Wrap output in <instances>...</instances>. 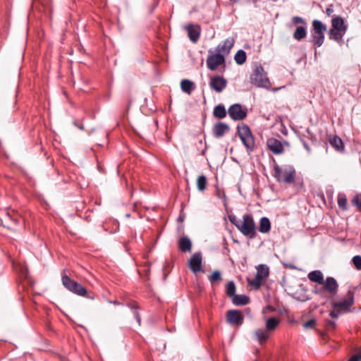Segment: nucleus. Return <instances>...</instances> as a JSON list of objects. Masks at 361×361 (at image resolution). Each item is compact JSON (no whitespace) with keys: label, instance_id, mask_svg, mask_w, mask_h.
<instances>
[{"label":"nucleus","instance_id":"obj_1","mask_svg":"<svg viewBox=\"0 0 361 361\" xmlns=\"http://www.w3.org/2000/svg\"><path fill=\"white\" fill-rule=\"evenodd\" d=\"M353 304L354 293L350 290H348L346 298L332 304V307L334 310L330 312L329 316L334 319V320L328 321L326 328L329 330L335 329L336 326V319L338 317V315L350 312V307L353 305Z\"/></svg>","mask_w":361,"mask_h":361},{"label":"nucleus","instance_id":"obj_2","mask_svg":"<svg viewBox=\"0 0 361 361\" xmlns=\"http://www.w3.org/2000/svg\"><path fill=\"white\" fill-rule=\"evenodd\" d=\"M272 176L277 182L290 185L295 181L296 171L292 165H284L281 167L279 164H275L273 167Z\"/></svg>","mask_w":361,"mask_h":361},{"label":"nucleus","instance_id":"obj_3","mask_svg":"<svg viewBox=\"0 0 361 361\" xmlns=\"http://www.w3.org/2000/svg\"><path fill=\"white\" fill-rule=\"evenodd\" d=\"M63 286L70 292L78 296L94 300L95 295L92 292L88 293L86 288L81 283L74 281L68 276L64 274L61 277Z\"/></svg>","mask_w":361,"mask_h":361},{"label":"nucleus","instance_id":"obj_4","mask_svg":"<svg viewBox=\"0 0 361 361\" xmlns=\"http://www.w3.org/2000/svg\"><path fill=\"white\" fill-rule=\"evenodd\" d=\"M237 134L247 153L252 152L255 149V137L250 128L244 123L238 124L237 126Z\"/></svg>","mask_w":361,"mask_h":361},{"label":"nucleus","instance_id":"obj_5","mask_svg":"<svg viewBox=\"0 0 361 361\" xmlns=\"http://www.w3.org/2000/svg\"><path fill=\"white\" fill-rule=\"evenodd\" d=\"M2 212L0 216V224L8 229L16 230L23 220L19 213L10 208L4 209Z\"/></svg>","mask_w":361,"mask_h":361},{"label":"nucleus","instance_id":"obj_6","mask_svg":"<svg viewBox=\"0 0 361 361\" xmlns=\"http://www.w3.org/2000/svg\"><path fill=\"white\" fill-rule=\"evenodd\" d=\"M326 30V26L321 20H314L312 21V30H311L312 42L315 49L320 47L323 44Z\"/></svg>","mask_w":361,"mask_h":361},{"label":"nucleus","instance_id":"obj_7","mask_svg":"<svg viewBox=\"0 0 361 361\" xmlns=\"http://www.w3.org/2000/svg\"><path fill=\"white\" fill-rule=\"evenodd\" d=\"M250 82L258 87L268 88L270 82L261 65L257 66L250 77Z\"/></svg>","mask_w":361,"mask_h":361},{"label":"nucleus","instance_id":"obj_8","mask_svg":"<svg viewBox=\"0 0 361 361\" xmlns=\"http://www.w3.org/2000/svg\"><path fill=\"white\" fill-rule=\"evenodd\" d=\"M243 220L238 229L243 235L250 239L255 238L257 235V232L252 216L249 214H245L243 216Z\"/></svg>","mask_w":361,"mask_h":361},{"label":"nucleus","instance_id":"obj_9","mask_svg":"<svg viewBox=\"0 0 361 361\" xmlns=\"http://www.w3.org/2000/svg\"><path fill=\"white\" fill-rule=\"evenodd\" d=\"M209 55L207 59V66L210 71H216L218 66L224 64L225 57L219 52L214 53L213 50H209Z\"/></svg>","mask_w":361,"mask_h":361},{"label":"nucleus","instance_id":"obj_10","mask_svg":"<svg viewBox=\"0 0 361 361\" xmlns=\"http://www.w3.org/2000/svg\"><path fill=\"white\" fill-rule=\"evenodd\" d=\"M228 114L230 118L235 121H242L245 119L247 114V109H243L240 104H234L229 106Z\"/></svg>","mask_w":361,"mask_h":361},{"label":"nucleus","instance_id":"obj_11","mask_svg":"<svg viewBox=\"0 0 361 361\" xmlns=\"http://www.w3.org/2000/svg\"><path fill=\"white\" fill-rule=\"evenodd\" d=\"M227 85V80L220 75L210 77L209 87L215 92H221Z\"/></svg>","mask_w":361,"mask_h":361},{"label":"nucleus","instance_id":"obj_12","mask_svg":"<svg viewBox=\"0 0 361 361\" xmlns=\"http://www.w3.org/2000/svg\"><path fill=\"white\" fill-rule=\"evenodd\" d=\"M226 320L231 325L241 326L243 324L244 317L240 311L231 310L226 313Z\"/></svg>","mask_w":361,"mask_h":361},{"label":"nucleus","instance_id":"obj_13","mask_svg":"<svg viewBox=\"0 0 361 361\" xmlns=\"http://www.w3.org/2000/svg\"><path fill=\"white\" fill-rule=\"evenodd\" d=\"M188 267L194 274L203 271L202 257L200 252H195L192 255L188 262Z\"/></svg>","mask_w":361,"mask_h":361},{"label":"nucleus","instance_id":"obj_14","mask_svg":"<svg viewBox=\"0 0 361 361\" xmlns=\"http://www.w3.org/2000/svg\"><path fill=\"white\" fill-rule=\"evenodd\" d=\"M267 146L274 154H281L284 152V147L282 142L276 138H268L267 140Z\"/></svg>","mask_w":361,"mask_h":361},{"label":"nucleus","instance_id":"obj_15","mask_svg":"<svg viewBox=\"0 0 361 361\" xmlns=\"http://www.w3.org/2000/svg\"><path fill=\"white\" fill-rule=\"evenodd\" d=\"M32 6L41 13H51L52 11L51 0H33Z\"/></svg>","mask_w":361,"mask_h":361},{"label":"nucleus","instance_id":"obj_16","mask_svg":"<svg viewBox=\"0 0 361 361\" xmlns=\"http://www.w3.org/2000/svg\"><path fill=\"white\" fill-rule=\"evenodd\" d=\"M322 285L331 296H335L338 293V283L334 277H326Z\"/></svg>","mask_w":361,"mask_h":361},{"label":"nucleus","instance_id":"obj_17","mask_svg":"<svg viewBox=\"0 0 361 361\" xmlns=\"http://www.w3.org/2000/svg\"><path fill=\"white\" fill-rule=\"evenodd\" d=\"M234 39L233 37H228L222 43H220L217 45L215 49V51L222 54L225 57L226 55H228L230 53L231 49L234 45Z\"/></svg>","mask_w":361,"mask_h":361},{"label":"nucleus","instance_id":"obj_18","mask_svg":"<svg viewBox=\"0 0 361 361\" xmlns=\"http://www.w3.org/2000/svg\"><path fill=\"white\" fill-rule=\"evenodd\" d=\"M185 30L188 32L189 39L193 42L196 43L200 36L201 28L199 25H194L190 23L185 26Z\"/></svg>","mask_w":361,"mask_h":361},{"label":"nucleus","instance_id":"obj_19","mask_svg":"<svg viewBox=\"0 0 361 361\" xmlns=\"http://www.w3.org/2000/svg\"><path fill=\"white\" fill-rule=\"evenodd\" d=\"M230 128L228 124L223 122L216 123L212 128V134L215 138H221L228 133Z\"/></svg>","mask_w":361,"mask_h":361},{"label":"nucleus","instance_id":"obj_20","mask_svg":"<svg viewBox=\"0 0 361 361\" xmlns=\"http://www.w3.org/2000/svg\"><path fill=\"white\" fill-rule=\"evenodd\" d=\"M178 249L183 252H190L192 243L188 236L181 237L178 240Z\"/></svg>","mask_w":361,"mask_h":361},{"label":"nucleus","instance_id":"obj_21","mask_svg":"<svg viewBox=\"0 0 361 361\" xmlns=\"http://www.w3.org/2000/svg\"><path fill=\"white\" fill-rule=\"evenodd\" d=\"M346 31H340L338 30L330 29L329 32V38L338 42V44H342L343 42V36L345 35Z\"/></svg>","mask_w":361,"mask_h":361},{"label":"nucleus","instance_id":"obj_22","mask_svg":"<svg viewBox=\"0 0 361 361\" xmlns=\"http://www.w3.org/2000/svg\"><path fill=\"white\" fill-rule=\"evenodd\" d=\"M308 279L314 283L322 285L324 282V275L319 270H314L308 274Z\"/></svg>","mask_w":361,"mask_h":361},{"label":"nucleus","instance_id":"obj_23","mask_svg":"<svg viewBox=\"0 0 361 361\" xmlns=\"http://www.w3.org/2000/svg\"><path fill=\"white\" fill-rule=\"evenodd\" d=\"M340 31H347V26L344 24V20L341 16H335L331 20V28Z\"/></svg>","mask_w":361,"mask_h":361},{"label":"nucleus","instance_id":"obj_24","mask_svg":"<svg viewBox=\"0 0 361 361\" xmlns=\"http://www.w3.org/2000/svg\"><path fill=\"white\" fill-rule=\"evenodd\" d=\"M307 35V25L297 26L293 34V37L297 40L300 41L305 38Z\"/></svg>","mask_w":361,"mask_h":361},{"label":"nucleus","instance_id":"obj_25","mask_svg":"<svg viewBox=\"0 0 361 361\" xmlns=\"http://www.w3.org/2000/svg\"><path fill=\"white\" fill-rule=\"evenodd\" d=\"M269 270L266 264H259L257 267L256 276L263 281L269 276Z\"/></svg>","mask_w":361,"mask_h":361},{"label":"nucleus","instance_id":"obj_26","mask_svg":"<svg viewBox=\"0 0 361 361\" xmlns=\"http://www.w3.org/2000/svg\"><path fill=\"white\" fill-rule=\"evenodd\" d=\"M232 302L236 306L245 305L249 303L250 298L245 295H235L232 298Z\"/></svg>","mask_w":361,"mask_h":361},{"label":"nucleus","instance_id":"obj_27","mask_svg":"<svg viewBox=\"0 0 361 361\" xmlns=\"http://www.w3.org/2000/svg\"><path fill=\"white\" fill-rule=\"evenodd\" d=\"M180 87L182 91L188 94H190L191 92L195 89V83L188 79H184L181 81Z\"/></svg>","mask_w":361,"mask_h":361},{"label":"nucleus","instance_id":"obj_28","mask_svg":"<svg viewBox=\"0 0 361 361\" xmlns=\"http://www.w3.org/2000/svg\"><path fill=\"white\" fill-rule=\"evenodd\" d=\"M226 114L227 111L222 104H219L214 108L213 115L215 118L222 119L226 116Z\"/></svg>","mask_w":361,"mask_h":361},{"label":"nucleus","instance_id":"obj_29","mask_svg":"<svg viewBox=\"0 0 361 361\" xmlns=\"http://www.w3.org/2000/svg\"><path fill=\"white\" fill-rule=\"evenodd\" d=\"M271 229V223L267 217H262L259 221V231L260 233H267Z\"/></svg>","mask_w":361,"mask_h":361},{"label":"nucleus","instance_id":"obj_30","mask_svg":"<svg viewBox=\"0 0 361 361\" xmlns=\"http://www.w3.org/2000/svg\"><path fill=\"white\" fill-rule=\"evenodd\" d=\"M255 335L256 336L257 341L260 344L267 341L268 340V338H269V335L267 332V330H264L262 329H257V330H255Z\"/></svg>","mask_w":361,"mask_h":361},{"label":"nucleus","instance_id":"obj_31","mask_svg":"<svg viewBox=\"0 0 361 361\" xmlns=\"http://www.w3.org/2000/svg\"><path fill=\"white\" fill-rule=\"evenodd\" d=\"M329 143L332 147L336 151H341L344 148V145L342 140L337 135L334 136L329 140Z\"/></svg>","mask_w":361,"mask_h":361},{"label":"nucleus","instance_id":"obj_32","mask_svg":"<svg viewBox=\"0 0 361 361\" xmlns=\"http://www.w3.org/2000/svg\"><path fill=\"white\" fill-rule=\"evenodd\" d=\"M279 319L276 317H269L266 320L265 327L268 331H274L279 324Z\"/></svg>","mask_w":361,"mask_h":361},{"label":"nucleus","instance_id":"obj_33","mask_svg":"<svg viewBox=\"0 0 361 361\" xmlns=\"http://www.w3.org/2000/svg\"><path fill=\"white\" fill-rule=\"evenodd\" d=\"M236 287L233 281H230L226 286V294L229 298H232L235 294Z\"/></svg>","mask_w":361,"mask_h":361},{"label":"nucleus","instance_id":"obj_34","mask_svg":"<svg viewBox=\"0 0 361 361\" xmlns=\"http://www.w3.org/2000/svg\"><path fill=\"white\" fill-rule=\"evenodd\" d=\"M196 184L199 191H204L206 189L207 184V179L206 176L204 175L199 176L197 179Z\"/></svg>","mask_w":361,"mask_h":361},{"label":"nucleus","instance_id":"obj_35","mask_svg":"<svg viewBox=\"0 0 361 361\" xmlns=\"http://www.w3.org/2000/svg\"><path fill=\"white\" fill-rule=\"evenodd\" d=\"M338 205L343 211L348 209V200L345 194H338Z\"/></svg>","mask_w":361,"mask_h":361},{"label":"nucleus","instance_id":"obj_36","mask_svg":"<svg viewBox=\"0 0 361 361\" xmlns=\"http://www.w3.org/2000/svg\"><path fill=\"white\" fill-rule=\"evenodd\" d=\"M247 281L248 285L255 290H258L263 283V281L261 280L260 279H258L256 276L255 279L247 278Z\"/></svg>","mask_w":361,"mask_h":361},{"label":"nucleus","instance_id":"obj_37","mask_svg":"<svg viewBox=\"0 0 361 361\" xmlns=\"http://www.w3.org/2000/svg\"><path fill=\"white\" fill-rule=\"evenodd\" d=\"M234 59L238 65L244 63L246 60L245 51L242 49L238 50L234 56Z\"/></svg>","mask_w":361,"mask_h":361},{"label":"nucleus","instance_id":"obj_38","mask_svg":"<svg viewBox=\"0 0 361 361\" xmlns=\"http://www.w3.org/2000/svg\"><path fill=\"white\" fill-rule=\"evenodd\" d=\"M312 291H313L314 294L319 295L322 298H326V290L324 288V286H315L314 287Z\"/></svg>","mask_w":361,"mask_h":361},{"label":"nucleus","instance_id":"obj_39","mask_svg":"<svg viewBox=\"0 0 361 361\" xmlns=\"http://www.w3.org/2000/svg\"><path fill=\"white\" fill-rule=\"evenodd\" d=\"M291 21L293 25L298 26H305L307 25V23L305 19H303L302 17L300 16H293L291 19Z\"/></svg>","mask_w":361,"mask_h":361},{"label":"nucleus","instance_id":"obj_40","mask_svg":"<svg viewBox=\"0 0 361 361\" xmlns=\"http://www.w3.org/2000/svg\"><path fill=\"white\" fill-rule=\"evenodd\" d=\"M352 204L361 212V194H356L351 200Z\"/></svg>","mask_w":361,"mask_h":361},{"label":"nucleus","instance_id":"obj_41","mask_svg":"<svg viewBox=\"0 0 361 361\" xmlns=\"http://www.w3.org/2000/svg\"><path fill=\"white\" fill-rule=\"evenodd\" d=\"M147 127L149 129L152 133L156 132L158 130V121L156 118L152 119L147 123Z\"/></svg>","mask_w":361,"mask_h":361},{"label":"nucleus","instance_id":"obj_42","mask_svg":"<svg viewBox=\"0 0 361 361\" xmlns=\"http://www.w3.org/2000/svg\"><path fill=\"white\" fill-rule=\"evenodd\" d=\"M221 273L219 271H214L212 274L209 276V281L213 283L216 281L221 280Z\"/></svg>","mask_w":361,"mask_h":361},{"label":"nucleus","instance_id":"obj_43","mask_svg":"<svg viewBox=\"0 0 361 361\" xmlns=\"http://www.w3.org/2000/svg\"><path fill=\"white\" fill-rule=\"evenodd\" d=\"M352 262L357 270H361V256L355 255L353 257Z\"/></svg>","mask_w":361,"mask_h":361},{"label":"nucleus","instance_id":"obj_44","mask_svg":"<svg viewBox=\"0 0 361 361\" xmlns=\"http://www.w3.org/2000/svg\"><path fill=\"white\" fill-rule=\"evenodd\" d=\"M228 219H229L230 222L232 224H233L237 228H238V226H240L241 221H240V220L238 219L235 215H233V214L229 215Z\"/></svg>","mask_w":361,"mask_h":361},{"label":"nucleus","instance_id":"obj_45","mask_svg":"<svg viewBox=\"0 0 361 361\" xmlns=\"http://www.w3.org/2000/svg\"><path fill=\"white\" fill-rule=\"evenodd\" d=\"M317 320L315 319H311L303 324L305 329H312L316 325Z\"/></svg>","mask_w":361,"mask_h":361},{"label":"nucleus","instance_id":"obj_46","mask_svg":"<svg viewBox=\"0 0 361 361\" xmlns=\"http://www.w3.org/2000/svg\"><path fill=\"white\" fill-rule=\"evenodd\" d=\"M348 361H361V350L353 355Z\"/></svg>","mask_w":361,"mask_h":361},{"label":"nucleus","instance_id":"obj_47","mask_svg":"<svg viewBox=\"0 0 361 361\" xmlns=\"http://www.w3.org/2000/svg\"><path fill=\"white\" fill-rule=\"evenodd\" d=\"M133 315H134L135 319H136V321L139 324V325H140V324H141V317H140V313L137 311H134L133 312Z\"/></svg>","mask_w":361,"mask_h":361},{"label":"nucleus","instance_id":"obj_48","mask_svg":"<svg viewBox=\"0 0 361 361\" xmlns=\"http://www.w3.org/2000/svg\"><path fill=\"white\" fill-rule=\"evenodd\" d=\"M334 13V8H333V5L331 4L329 5L326 8V13L327 16H331L332 15V13Z\"/></svg>","mask_w":361,"mask_h":361},{"label":"nucleus","instance_id":"obj_49","mask_svg":"<svg viewBox=\"0 0 361 361\" xmlns=\"http://www.w3.org/2000/svg\"><path fill=\"white\" fill-rule=\"evenodd\" d=\"M128 307L130 309L133 310L134 311H137V310L139 309V306H138L137 303H136V302L129 305Z\"/></svg>","mask_w":361,"mask_h":361},{"label":"nucleus","instance_id":"obj_50","mask_svg":"<svg viewBox=\"0 0 361 361\" xmlns=\"http://www.w3.org/2000/svg\"><path fill=\"white\" fill-rule=\"evenodd\" d=\"M302 145H303V147H305V149L308 152H311V149H310V147L309 146V145L305 140H302Z\"/></svg>","mask_w":361,"mask_h":361},{"label":"nucleus","instance_id":"obj_51","mask_svg":"<svg viewBox=\"0 0 361 361\" xmlns=\"http://www.w3.org/2000/svg\"><path fill=\"white\" fill-rule=\"evenodd\" d=\"M217 196H218V197H219V198H220V199H222V198H223V199H226V195H225L224 192H220V191H218V192H217Z\"/></svg>","mask_w":361,"mask_h":361},{"label":"nucleus","instance_id":"obj_52","mask_svg":"<svg viewBox=\"0 0 361 361\" xmlns=\"http://www.w3.org/2000/svg\"><path fill=\"white\" fill-rule=\"evenodd\" d=\"M232 4H235L239 1V0H229Z\"/></svg>","mask_w":361,"mask_h":361},{"label":"nucleus","instance_id":"obj_53","mask_svg":"<svg viewBox=\"0 0 361 361\" xmlns=\"http://www.w3.org/2000/svg\"><path fill=\"white\" fill-rule=\"evenodd\" d=\"M114 305H119V302L116 300L111 302Z\"/></svg>","mask_w":361,"mask_h":361},{"label":"nucleus","instance_id":"obj_54","mask_svg":"<svg viewBox=\"0 0 361 361\" xmlns=\"http://www.w3.org/2000/svg\"><path fill=\"white\" fill-rule=\"evenodd\" d=\"M78 128H80V130H83L84 129V126H78Z\"/></svg>","mask_w":361,"mask_h":361},{"label":"nucleus","instance_id":"obj_55","mask_svg":"<svg viewBox=\"0 0 361 361\" xmlns=\"http://www.w3.org/2000/svg\"><path fill=\"white\" fill-rule=\"evenodd\" d=\"M307 133L312 136V133L309 129L307 130Z\"/></svg>","mask_w":361,"mask_h":361},{"label":"nucleus","instance_id":"obj_56","mask_svg":"<svg viewBox=\"0 0 361 361\" xmlns=\"http://www.w3.org/2000/svg\"><path fill=\"white\" fill-rule=\"evenodd\" d=\"M124 246H125V247H126V250H128V248H127V243H124Z\"/></svg>","mask_w":361,"mask_h":361}]
</instances>
